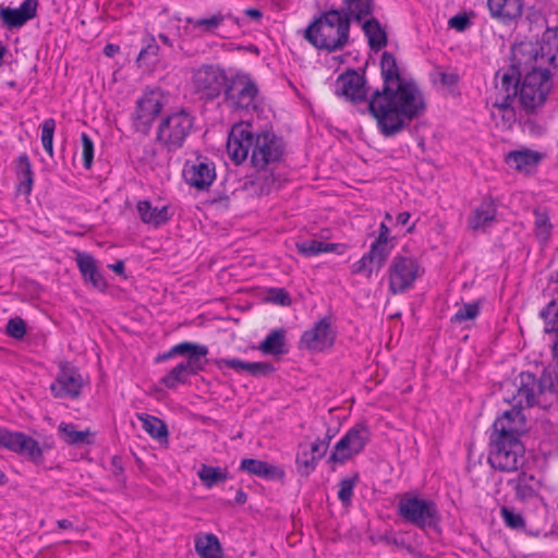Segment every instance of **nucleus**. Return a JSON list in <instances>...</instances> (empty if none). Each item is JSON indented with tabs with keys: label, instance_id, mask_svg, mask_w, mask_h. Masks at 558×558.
<instances>
[{
	"label": "nucleus",
	"instance_id": "1",
	"mask_svg": "<svg viewBox=\"0 0 558 558\" xmlns=\"http://www.w3.org/2000/svg\"><path fill=\"white\" fill-rule=\"evenodd\" d=\"M384 86L376 90L368 102L372 116L376 119L380 133L393 136L400 133L412 120L426 110V101L418 86L400 75L395 57L384 52L380 60Z\"/></svg>",
	"mask_w": 558,
	"mask_h": 558
},
{
	"label": "nucleus",
	"instance_id": "2",
	"mask_svg": "<svg viewBox=\"0 0 558 558\" xmlns=\"http://www.w3.org/2000/svg\"><path fill=\"white\" fill-rule=\"evenodd\" d=\"M227 153L230 159L240 165L248 155L255 168L264 169L280 160L283 144L272 132L254 133L250 123L234 124L229 133Z\"/></svg>",
	"mask_w": 558,
	"mask_h": 558
},
{
	"label": "nucleus",
	"instance_id": "3",
	"mask_svg": "<svg viewBox=\"0 0 558 558\" xmlns=\"http://www.w3.org/2000/svg\"><path fill=\"white\" fill-rule=\"evenodd\" d=\"M541 52L542 47L538 41L524 40L512 47L510 70L496 73L495 107L504 111L509 110L512 114L511 106L517 97V86L520 77L526 72L547 70L544 66Z\"/></svg>",
	"mask_w": 558,
	"mask_h": 558
},
{
	"label": "nucleus",
	"instance_id": "4",
	"mask_svg": "<svg viewBox=\"0 0 558 558\" xmlns=\"http://www.w3.org/2000/svg\"><path fill=\"white\" fill-rule=\"evenodd\" d=\"M348 16L331 10L322 14L305 31V38L316 48L329 51L341 49L349 40Z\"/></svg>",
	"mask_w": 558,
	"mask_h": 558
},
{
	"label": "nucleus",
	"instance_id": "5",
	"mask_svg": "<svg viewBox=\"0 0 558 558\" xmlns=\"http://www.w3.org/2000/svg\"><path fill=\"white\" fill-rule=\"evenodd\" d=\"M424 274L425 269L416 257L397 254L387 269L388 290L391 294H403L413 289Z\"/></svg>",
	"mask_w": 558,
	"mask_h": 558
},
{
	"label": "nucleus",
	"instance_id": "6",
	"mask_svg": "<svg viewBox=\"0 0 558 558\" xmlns=\"http://www.w3.org/2000/svg\"><path fill=\"white\" fill-rule=\"evenodd\" d=\"M500 398L506 403H514L517 408H531L544 391V383L529 372L521 373L515 380L498 384Z\"/></svg>",
	"mask_w": 558,
	"mask_h": 558
},
{
	"label": "nucleus",
	"instance_id": "7",
	"mask_svg": "<svg viewBox=\"0 0 558 558\" xmlns=\"http://www.w3.org/2000/svg\"><path fill=\"white\" fill-rule=\"evenodd\" d=\"M369 440L368 426L364 423L355 424L335 444L328 458L329 462L344 464L363 452Z\"/></svg>",
	"mask_w": 558,
	"mask_h": 558
},
{
	"label": "nucleus",
	"instance_id": "8",
	"mask_svg": "<svg viewBox=\"0 0 558 558\" xmlns=\"http://www.w3.org/2000/svg\"><path fill=\"white\" fill-rule=\"evenodd\" d=\"M520 80L519 99L526 110H534L542 106L551 89L550 73L548 70L531 71L523 74Z\"/></svg>",
	"mask_w": 558,
	"mask_h": 558
},
{
	"label": "nucleus",
	"instance_id": "9",
	"mask_svg": "<svg viewBox=\"0 0 558 558\" xmlns=\"http://www.w3.org/2000/svg\"><path fill=\"white\" fill-rule=\"evenodd\" d=\"M398 510L401 518L420 527L432 526L438 520V511L435 504L413 494L401 496Z\"/></svg>",
	"mask_w": 558,
	"mask_h": 558
},
{
	"label": "nucleus",
	"instance_id": "10",
	"mask_svg": "<svg viewBox=\"0 0 558 558\" xmlns=\"http://www.w3.org/2000/svg\"><path fill=\"white\" fill-rule=\"evenodd\" d=\"M193 118L185 110H178L167 116L158 128V140L168 149L181 147L191 132Z\"/></svg>",
	"mask_w": 558,
	"mask_h": 558
},
{
	"label": "nucleus",
	"instance_id": "11",
	"mask_svg": "<svg viewBox=\"0 0 558 558\" xmlns=\"http://www.w3.org/2000/svg\"><path fill=\"white\" fill-rule=\"evenodd\" d=\"M225 88L226 99L231 107L245 110L256 108L258 88L248 74H234Z\"/></svg>",
	"mask_w": 558,
	"mask_h": 558
},
{
	"label": "nucleus",
	"instance_id": "12",
	"mask_svg": "<svg viewBox=\"0 0 558 558\" xmlns=\"http://www.w3.org/2000/svg\"><path fill=\"white\" fill-rule=\"evenodd\" d=\"M227 82L228 77L222 69L202 65L193 71L190 85L201 98L213 99L220 95Z\"/></svg>",
	"mask_w": 558,
	"mask_h": 558
},
{
	"label": "nucleus",
	"instance_id": "13",
	"mask_svg": "<svg viewBox=\"0 0 558 558\" xmlns=\"http://www.w3.org/2000/svg\"><path fill=\"white\" fill-rule=\"evenodd\" d=\"M0 447L26 457L34 462L43 460V450L38 441L21 432L0 427Z\"/></svg>",
	"mask_w": 558,
	"mask_h": 558
},
{
	"label": "nucleus",
	"instance_id": "14",
	"mask_svg": "<svg viewBox=\"0 0 558 558\" xmlns=\"http://www.w3.org/2000/svg\"><path fill=\"white\" fill-rule=\"evenodd\" d=\"M522 445L518 437H499L490 452V466L500 471H514L519 466Z\"/></svg>",
	"mask_w": 558,
	"mask_h": 558
},
{
	"label": "nucleus",
	"instance_id": "15",
	"mask_svg": "<svg viewBox=\"0 0 558 558\" xmlns=\"http://www.w3.org/2000/svg\"><path fill=\"white\" fill-rule=\"evenodd\" d=\"M83 385L84 379L80 372L69 364H62L50 389L56 398L73 399L78 397Z\"/></svg>",
	"mask_w": 558,
	"mask_h": 558
},
{
	"label": "nucleus",
	"instance_id": "16",
	"mask_svg": "<svg viewBox=\"0 0 558 558\" xmlns=\"http://www.w3.org/2000/svg\"><path fill=\"white\" fill-rule=\"evenodd\" d=\"M183 178L189 185L197 190H205L213 184L216 178L215 165L201 157L187 160L183 168Z\"/></svg>",
	"mask_w": 558,
	"mask_h": 558
},
{
	"label": "nucleus",
	"instance_id": "17",
	"mask_svg": "<svg viewBox=\"0 0 558 558\" xmlns=\"http://www.w3.org/2000/svg\"><path fill=\"white\" fill-rule=\"evenodd\" d=\"M163 107V96L160 90L145 93L136 102L134 121L138 129H148Z\"/></svg>",
	"mask_w": 558,
	"mask_h": 558
},
{
	"label": "nucleus",
	"instance_id": "18",
	"mask_svg": "<svg viewBox=\"0 0 558 558\" xmlns=\"http://www.w3.org/2000/svg\"><path fill=\"white\" fill-rule=\"evenodd\" d=\"M335 94L352 102L364 100L367 94L364 77L355 71L341 74L336 80Z\"/></svg>",
	"mask_w": 558,
	"mask_h": 558
},
{
	"label": "nucleus",
	"instance_id": "19",
	"mask_svg": "<svg viewBox=\"0 0 558 558\" xmlns=\"http://www.w3.org/2000/svg\"><path fill=\"white\" fill-rule=\"evenodd\" d=\"M38 0H24L19 8H0V21L9 29L21 28L36 16Z\"/></svg>",
	"mask_w": 558,
	"mask_h": 558
},
{
	"label": "nucleus",
	"instance_id": "20",
	"mask_svg": "<svg viewBox=\"0 0 558 558\" xmlns=\"http://www.w3.org/2000/svg\"><path fill=\"white\" fill-rule=\"evenodd\" d=\"M392 221V214L389 211L385 213L384 220L378 227L377 236L369 247L372 254L379 257V265H384L387 257L397 245V235L392 234V229L389 226Z\"/></svg>",
	"mask_w": 558,
	"mask_h": 558
},
{
	"label": "nucleus",
	"instance_id": "21",
	"mask_svg": "<svg viewBox=\"0 0 558 558\" xmlns=\"http://www.w3.org/2000/svg\"><path fill=\"white\" fill-rule=\"evenodd\" d=\"M136 209L142 222L155 228L167 223L173 215L171 206L163 201H140Z\"/></svg>",
	"mask_w": 558,
	"mask_h": 558
},
{
	"label": "nucleus",
	"instance_id": "22",
	"mask_svg": "<svg viewBox=\"0 0 558 558\" xmlns=\"http://www.w3.org/2000/svg\"><path fill=\"white\" fill-rule=\"evenodd\" d=\"M335 332L327 318L317 322L311 329L306 330L301 338L302 344L308 350L323 351L332 345Z\"/></svg>",
	"mask_w": 558,
	"mask_h": 558
},
{
	"label": "nucleus",
	"instance_id": "23",
	"mask_svg": "<svg viewBox=\"0 0 558 558\" xmlns=\"http://www.w3.org/2000/svg\"><path fill=\"white\" fill-rule=\"evenodd\" d=\"M324 444L320 439H316L314 442L306 444L301 442L298 447L295 464L299 473L304 476H308L313 473L324 456L326 448H323Z\"/></svg>",
	"mask_w": 558,
	"mask_h": 558
},
{
	"label": "nucleus",
	"instance_id": "24",
	"mask_svg": "<svg viewBox=\"0 0 558 558\" xmlns=\"http://www.w3.org/2000/svg\"><path fill=\"white\" fill-rule=\"evenodd\" d=\"M510 404L511 408L505 410L502 415L494 422V428L500 437H517L524 428L522 408H517L514 403Z\"/></svg>",
	"mask_w": 558,
	"mask_h": 558
},
{
	"label": "nucleus",
	"instance_id": "25",
	"mask_svg": "<svg viewBox=\"0 0 558 558\" xmlns=\"http://www.w3.org/2000/svg\"><path fill=\"white\" fill-rule=\"evenodd\" d=\"M203 368V362L197 356H189L184 362L179 363L172 368L162 379V383L168 388H175L184 384L190 376L196 374Z\"/></svg>",
	"mask_w": 558,
	"mask_h": 558
},
{
	"label": "nucleus",
	"instance_id": "26",
	"mask_svg": "<svg viewBox=\"0 0 558 558\" xmlns=\"http://www.w3.org/2000/svg\"><path fill=\"white\" fill-rule=\"evenodd\" d=\"M77 267L82 272L84 279L92 283V286L98 290H105L107 287L106 280L101 276L95 258L82 252H76L75 257Z\"/></svg>",
	"mask_w": 558,
	"mask_h": 558
},
{
	"label": "nucleus",
	"instance_id": "27",
	"mask_svg": "<svg viewBox=\"0 0 558 558\" xmlns=\"http://www.w3.org/2000/svg\"><path fill=\"white\" fill-rule=\"evenodd\" d=\"M298 252L305 257L317 256L322 253H336L342 255L345 245L340 243H326L318 240L300 241L295 243Z\"/></svg>",
	"mask_w": 558,
	"mask_h": 558
},
{
	"label": "nucleus",
	"instance_id": "28",
	"mask_svg": "<svg viewBox=\"0 0 558 558\" xmlns=\"http://www.w3.org/2000/svg\"><path fill=\"white\" fill-rule=\"evenodd\" d=\"M240 468L250 474L266 480H280L284 476V472L281 468L256 459H243Z\"/></svg>",
	"mask_w": 558,
	"mask_h": 558
},
{
	"label": "nucleus",
	"instance_id": "29",
	"mask_svg": "<svg viewBox=\"0 0 558 558\" xmlns=\"http://www.w3.org/2000/svg\"><path fill=\"white\" fill-rule=\"evenodd\" d=\"M216 366L223 371L226 368H232L238 373H248L252 375L267 373L271 369L270 365L265 362H244L239 359H219L215 362Z\"/></svg>",
	"mask_w": 558,
	"mask_h": 558
},
{
	"label": "nucleus",
	"instance_id": "30",
	"mask_svg": "<svg viewBox=\"0 0 558 558\" xmlns=\"http://www.w3.org/2000/svg\"><path fill=\"white\" fill-rule=\"evenodd\" d=\"M59 437L68 445H89L94 441L95 433L89 428L80 430L72 423H60L58 426Z\"/></svg>",
	"mask_w": 558,
	"mask_h": 558
},
{
	"label": "nucleus",
	"instance_id": "31",
	"mask_svg": "<svg viewBox=\"0 0 558 558\" xmlns=\"http://www.w3.org/2000/svg\"><path fill=\"white\" fill-rule=\"evenodd\" d=\"M542 52L544 66L550 64L558 68V28L547 27L542 36Z\"/></svg>",
	"mask_w": 558,
	"mask_h": 558
},
{
	"label": "nucleus",
	"instance_id": "32",
	"mask_svg": "<svg viewBox=\"0 0 558 558\" xmlns=\"http://www.w3.org/2000/svg\"><path fill=\"white\" fill-rule=\"evenodd\" d=\"M521 12V0H490V14L504 22L519 17Z\"/></svg>",
	"mask_w": 558,
	"mask_h": 558
},
{
	"label": "nucleus",
	"instance_id": "33",
	"mask_svg": "<svg viewBox=\"0 0 558 558\" xmlns=\"http://www.w3.org/2000/svg\"><path fill=\"white\" fill-rule=\"evenodd\" d=\"M227 19L226 14L215 13L199 19H187L186 23L191 32L196 35L214 34Z\"/></svg>",
	"mask_w": 558,
	"mask_h": 558
},
{
	"label": "nucleus",
	"instance_id": "34",
	"mask_svg": "<svg viewBox=\"0 0 558 558\" xmlns=\"http://www.w3.org/2000/svg\"><path fill=\"white\" fill-rule=\"evenodd\" d=\"M195 550L201 558H223L219 539L214 534L197 535Z\"/></svg>",
	"mask_w": 558,
	"mask_h": 558
},
{
	"label": "nucleus",
	"instance_id": "35",
	"mask_svg": "<svg viewBox=\"0 0 558 558\" xmlns=\"http://www.w3.org/2000/svg\"><path fill=\"white\" fill-rule=\"evenodd\" d=\"M507 163L520 171H527L531 167H534L539 161L538 154L524 149L510 151L506 157Z\"/></svg>",
	"mask_w": 558,
	"mask_h": 558
},
{
	"label": "nucleus",
	"instance_id": "36",
	"mask_svg": "<svg viewBox=\"0 0 558 558\" xmlns=\"http://www.w3.org/2000/svg\"><path fill=\"white\" fill-rule=\"evenodd\" d=\"M360 24L373 49H379L386 45V32L378 21L369 17Z\"/></svg>",
	"mask_w": 558,
	"mask_h": 558
},
{
	"label": "nucleus",
	"instance_id": "37",
	"mask_svg": "<svg viewBox=\"0 0 558 558\" xmlns=\"http://www.w3.org/2000/svg\"><path fill=\"white\" fill-rule=\"evenodd\" d=\"M138 420L147 434L160 442H167L168 428L167 425L156 416L148 414H140Z\"/></svg>",
	"mask_w": 558,
	"mask_h": 558
},
{
	"label": "nucleus",
	"instance_id": "38",
	"mask_svg": "<svg viewBox=\"0 0 558 558\" xmlns=\"http://www.w3.org/2000/svg\"><path fill=\"white\" fill-rule=\"evenodd\" d=\"M197 476L206 488H211L228 478V472L221 468L203 464L197 471Z\"/></svg>",
	"mask_w": 558,
	"mask_h": 558
},
{
	"label": "nucleus",
	"instance_id": "39",
	"mask_svg": "<svg viewBox=\"0 0 558 558\" xmlns=\"http://www.w3.org/2000/svg\"><path fill=\"white\" fill-rule=\"evenodd\" d=\"M258 349L264 354L279 355L284 353V333L282 330H272L263 342L259 343Z\"/></svg>",
	"mask_w": 558,
	"mask_h": 558
},
{
	"label": "nucleus",
	"instance_id": "40",
	"mask_svg": "<svg viewBox=\"0 0 558 558\" xmlns=\"http://www.w3.org/2000/svg\"><path fill=\"white\" fill-rule=\"evenodd\" d=\"M343 4L348 13L357 22L361 23L367 19L373 10L372 0H343Z\"/></svg>",
	"mask_w": 558,
	"mask_h": 558
},
{
	"label": "nucleus",
	"instance_id": "41",
	"mask_svg": "<svg viewBox=\"0 0 558 558\" xmlns=\"http://www.w3.org/2000/svg\"><path fill=\"white\" fill-rule=\"evenodd\" d=\"M383 265H379V257L377 255H373L369 250L366 254H364L361 259L353 264V272L362 274L366 278H372L375 270H378Z\"/></svg>",
	"mask_w": 558,
	"mask_h": 558
},
{
	"label": "nucleus",
	"instance_id": "42",
	"mask_svg": "<svg viewBox=\"0 0 558 558\" xmlns=\"http://www.w3.org/2000/svg\"><path fill=\"white\" fill-rule=\"evenodd\" d=\"M433 82L446 92L453 93L459 75L454 71H445L442 69H436L432 74Z\"/></svg>",
	"mask_w": 558,
	"mask_h": 558
},
{
	"label": "nucleus",
	"instance_id": "43",
	"mask_svg": "<svg viewBox=\"0 0 558 558\" xmlns=\"http://www.w3.org/2000/svg\"><path fill=\"white\" fill-rule=\"evenodd\" d=\"M541 317L544 319L545 332H558V300L549 302L546 307L541 311Z\"/></svg>",
	"mask_w": 558,
	"mask_h": 558
},
{
	"label": "nucleus",
	"instance_id": "44",
	"mask_svg": "<svg viewBox=\"0 0 558 558\" xmlns=\"http://www.w3.org/2000/svg\"><path fill=\"white\" fill-rule=\"evenodd\" d=\"M21 169H20V184L19 192L28 195L32 192L33 187V172L31 168V163L26 156L20 157Z\"/></svg>",
	"mask_w": 558,
	"mask_h": 558
},
{
	"label": "nucleus",
	"instance_id": "45",
	"mask_svg": "<svg viewBox=\"0 0 558 558\" xmlns=\"http://www.w3.org/2000/svg\"><path fill=\"white\" fill-rule=\"evenodd\" d=\"M535 234L542 242H547L551 234V223L546 213L535 210Z\"/></svg>",
	"mask_w": 558,
	"mask_h": 558
},
{
	"label": "nucleus",
	"instance_id": "46",
	"mask_svg": "<svg viewBox=\"0 0 558 558\" xmlns=\"http://www.w3.org/2000/svg\"><path fill=\"white\" fill-rule=\"evenodd\" d=\"M185 353H189L190 356H197V359H199V361H202V357L206 356V354L208 353V350L205 345L194 344V343H190V342H182V343L174 345L171 349L169 355L185 354Z\"/></svg>",
	"mask_w": 558,
	"mask_h": 558
},
{
	"label": "nucleus",
	"instance_id": "47",
	"mask_svg": "<svg viewBox=\"0 0 558 558\" xmlns=\"http://www.w3.org/2000/svg\"><path fill=\"white\" fill-rule=\"evenodd\" d=\"M56 122L53 119H46L41 124V144L47 154L53 156V134Z\"/></svg>",
	"mask_w": 558,
	"mask_h": 558
},
{
	"label": "nucleus",
	"instance_id": "48",
	"mask_svg": "<svg viewBox=\"0 0 558 558\" xmlns=\"http://www.w3.org/2000/svg\"><path fill=\"white\" fill-rule=\"evenodd\" d=\"M501 518L505 524L513 530H521L525 526V521L521 513L515 512L513 509L502 507L500 510Z\"/></svg>",
	"mask_w": 558,
	"mask_h": 558
},
{
	"label": "nucleus",
	"instance_id": "49",
	"mask_svg": "<svg viewBox=\"0 0 558 558\" xmlns=\"http://www.w3.org/2000/svg\"><path fill=\"white\" fill-rule=\"evenodd\" d=\"M265 301L277 305L288 306L291 303L289 293L283 288H270L266 291Z\"/></svg>",
	"mask_w": 558,
	"mask_h": 558
},
{
	"label": "nucleus",
	"instance_id": "50",
	"mask_svg": "<svg viewBox=\"0 0 558 558\" xmlns=\"http://www.w3.org/2000/svg\"><path fill=\"white\" fill-rule=\"evenodd\" d=\"M478 315V305L476 303H468L462 305L453 315V323H464L474 319Z\"/></svg>",
	"mask_w": 558,
	"mask_h": 558
},
{
	"label": "nucleus",
	"instance_id": "51",
	"mask_svg": "<svg viewBox=\"0 0 558 558\" xmlns=\"http://www.w3.org/2000/svg\"><path fill=\"white\" fill-rule=\"evenodd\" d=\"M355 484L356 476L343 478L339 483L338 498L343 505H349L351 502Z\"/></svg>",
	"mask_w": 558,
	"mask_h": 558
},
{
	"label": "nucleus",
	"instance_id": "52",
	"mask_svg": "<svg viewBox=\"0 0 558 558\" xmlns=\"http://www.w3.org/2000/svg\"><path fill=\"white\" fill-rule=\"evenodd\" d=\"M81 141L84 167L90 169L94 160V143L86 133H82Z\"/></svg>",
	"mask_w": 558,
	"mask_h": 558
},
{
	"label": "nucleus",
	"instance_id": "53",
	"mask_svg": "<svg viewBox=\"0 0 558 558\" xmlns=\"http://www.w3.org/2000/svg\"><path fill=\"white\" fill-rule=\"evenodd\" d=\"M411 214L409 211H400L397 214L396 217H393L392 223H389V226L392 228H397L399 226H407L405 233H413L415 231L416 222H410Z\"/></svg>",
	"mask_w": 558,
	"mask_h": 558
},
{
	"label": "nucleus",
	"instance_id": "54",
	"mask_svg": "<svg viewBox=\"0 0 558 558\" xmlns=\"http://www.w3.org/2000/svg\"><path fill=\"white\" fill-rule=\"evenodd\" d=\"M26 328L23 319L16 317L8 322L7 332L9 336L20 339L25 335Z\"/></svg>",
	"mask_w": 558,
	"mask_h": 558
},
{
	"label": "nucleus",
	"instance_id": "55",
	"mask_svg": "<svg viewBox=\"0 0 558 558\" xmlns=\"http://www.w3.org/2000/svg\"><path fill=\"white\" fill-rule=\"evenodd\" d=\"M488 222V213L485 209L476 210L469 220V225L472 229L485 230L486 223Z\"/></svg>",
	"mask_w": 558,
	"mask_h": 558
},
{
	"label": "nucleus",
	"instance_id": "56",
	"mask_svg": "<svg viewBox=\"0 0 558 558\" xmlns=\"http://www.w3.org/2000/svg\"><path fill=\"white\" fill-rule=\"evenodd\" d=\"M470 17L465 13L457 14L448 21L449 27L458 32L465 31L470 26Z\"/></svg>",
	"mask_w": 558,
	"mask_h": 558
},
{
	"label": "nucleus",
	"instance_id": "57",
	"mask_svg": "<svg viewBox=\"0 0 558 558\" xmlns=\"http://www.w3.org/2000/svg\"><path fill=\"white\" fill-rule=\"evenodd\" d=\"M158 51L157 45H148L145 49H142L138 59L145 58L146 54H156Z\"/></svg>",
	"mask_w": 558,
	"mask_h": 558
},
{
	"label": "nucleus",
	"instance_id": "58",
	"mask_svg": "<svg viewBox=\"0 0 558 558\" xmlns=\"http://www.w3.org/2000/svg\"><path fill=\"white\" fill-rule=\"evenodd\" d=\"M119 46L117 45H113V44H108L105 46L104 48V53L107 56V57H113L116 53L119 52Z\"/></svg>",
	"mask_w": 558,
	"mask_h": 558
},
{
	"label": "nucleus",
	"instance_id": "59",
	"mask_svg": "<svg viewBox=\"0 0 558 558\" xmlns=\"http://www.w3.org/2000/svg\"><path fill=\"white\" fill-rule=\"evenodd\" d=\"M109 268L112 269L114 272L122 275L124 271V264L123 262L119 260L112 265H109Z\"/></svg>",
	"mask_w": 558,
	"mask_h": 558
},
{
	"label": "nucleus",
	"instance_id": "60",
	"mask_svg": "<svg viewBox=\"0 0 558 558\" xmlns=\"http://www.w3.org/2000/svg\"><path fill=\"white\" fill-rule=\"evenodd\" d=\"M549 390L553 392H558V373L555 374V379L549 377Z\"/></svg>",
	"mask_w": 558,
	"mask_h": 558
},
{
	"label": "nucleus",
	"instance_id": "61",
	"mask_svg": "<svg viewBox=\"0 0 558 558\" xmlns=\"http://www.w3.org/2000/svg\"><path fill=\"white\" fill-rule=\"evenodd\" d=\"M245 14L252 19H259L262 16V13L256 9H247Z\"/></svg>",
	"mask_w": 558,
	"mask_h": 558
},
{
	"label": "nucleus",
	"instance_id": "62",
	"mask_svg": "<svg viewBox=\"0 0 558 558\" xmlns=\"http://www.w3.org/2000/svg\"><path fill=\"white\" fill-rule=\"evenodd\" d=\"M58 526L60 529H70V527H72V522L69 521V520H59L58 521Z\"/></svg>",
	"mask_w": 558,
	"mask_h": 558
},
{
	"label": "nucleus",
	"instance_id": "63",
	"mask_svg": "<svg viewBox=\"0 0 558 558\" xmlns=\"http://www.w3.org/2000/svg\"><path fill=\"white\" fill-rule=\"evenodd\" d=\"M553 355L555 361L558 363V335L553 345Z\"/></svg>",
	"mask_w": 558,
	"mask_h": 558
},
{
	"label": "nucleus",
	"instance_id": "64",
	"mask_svg": "<svg viewBox=\"0 0 558 558\" xmlns=\"http://www.w3.org/2000/svg\"><path fill=\"white\" fill-rule=\"evenodd\" d=\"M245 500H246L245 494L242 492H239L236 495V501L240 504H243V502H245Z\"/></svg>",
	"mask_w": 558,
	"mask_h": 558
}]
</instances>
